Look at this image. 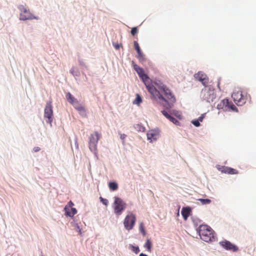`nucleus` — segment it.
<instances>
[{"mask_svg":"<svg viewBox=\"0 0 256 256\" xmlns=\"http://www.w3.org/2000/svg\"><path fill=\"white\" fill-rule=\"evenodd\" d=\"M133 66L139 77L142 80V82L144 84L148 92L152 96L163 99L164 98L160 94L159 92L157 90V89L152 85L151 80L147 74H144V70L136 64H134Z\"/></svg>","mask_w":256,"mask_h":256,"instance_id":"1","label":"nucleus"},{"mask_svg":"<svg viewBox=\"0 0 256 256\" xmlns=\"http://www.w3.org/2000/svg\"><path fill=\"white\" fill-rule=\"evenodd\" d=\"M155 84L159 90H157L159 92L160 94L164 98H156L155 96L153 97L156 99L164 101L168 103V107L171 108L176 100L174 96L172 94L171 90L164 84L156 82Z\"/></svg>","mask_w":256,"mask_h":256,"instance_id":"2","label":"nucleus"},{"mask_svg":"<svg viewBox=\"0 0 256 256\" xmlns=\"http://www.w3.org/2000/svg\"><path fill=\"white\" fill-rule=\"evenodd\" d=\"M198 234L200 238L206 242H212L216 240L213 230L208 225L202 224L198 227Z\"/></svg>","mask_w":256,"mask_h":256,"instance_id":"3","label":"nucleus"},{"mask_svg":"<svg viewBox=\"0 0 256 256\" xmlns=\"http://www.w3.org/2000/svg\"><path fill=\"white\" fill-rule=\"evenodd\" d=\"M200 96L203 100L208 102H213L216 98L214 90L210 86H206L202 90Z\"/></svg>","mask_w":256,"mask_h":256,"instance_id":"4","label":"nucleus"},{"mask_svg":"<svg viewBox=\"0 0 256 256\" xmlns=\"http://www.w3.org/2000/svg\"><path fill=\"white\" fill-rule=\"evenodd\" d=\"M232 97L234 102L238 106H242L246 104L250 96L246 92L240 90L234 92Z\"/></svg>","mask_w":256,"mask_h":256,"instance_id":"5","label":"nucleus"},{"mask_svg":"<svg viewBox=\"0 0 256 256\" xmlns=\"http://www.w3.org/2000/svg\"><path fill=\"white\" fill-rule=\"evenodd\" d=\"M44 118H46L47 123L52 124L53 120V110L52 106V102L50 100L46 102L44 112Z\"/></svg>","mask_w":256,"mask_h":256,"instance_id":"6","label":"nucleus"},{"mask_svg":"<svg viewBox=\"0 0 256 256\" xmlns=\"http://www.w3.org/2000/svg\"><path fill=\"white\" fill-rule=\"evenodd\" d=\"M136 222V216L134 214L130 213L128 214L124 220L125 228L128 230H132L135 225Z\"/></svg>","mask_w":256,"mask_h":256,"instance_id":"7","label":"nucleus"},{"mask_svg":"<svg viewBox=\"0 0 256 256\" xmlns=\"http://www.w3.org/2000/svg\"><path fill=\"white\" fill-rule=\"evenodd\" d=\"M114 204V213L118 216L120 215L126 208V204L121 198L115 197Z\"/></svg>","mask_w":256,"mask_h":256,"instance_id":"8","label":"nucleus"},{"mask_svg":"<svg viewBox=\"0 0 256 256\" xmlns=\"http://www.w3.org/2000/svg\"><path fill=\"white\" fill-rule=\"evenodd\" d=\"M100 138V134L98 132H95L94 134L90 135L89 141V148L92 152L96 151V146L98 140Z\"/></svg>","mask_w":256,"mask_h":256,"instance_id":"9","label":"nucleus"},{"mask_svg":"<svg viewBox=\"0 0 256 256\" xmlns=\"http://www.w3.org/2000/svg\"><path fill=\"white\" fill-rule=\"evenodd\" d=\"M21 12L20 14V19L22 20H38V18L33 16V14L30 12L29 10H26L24 7H22L21 9Z\"/></svg>","mask_w":256,"mask_h":256,"instance_id":"10","label":"nucleus"},{"mask_svg":"<svg viewBox=\"0 0 256 256\" xmlns=\"http://www.w3.org/2000/svg\"><path fill=\"white\" fill-rule=\"evenodd\" d=\"M194 77L196 80L200 82L204 86H206V84L208 83V78L202 72H198V73L195 74Z\"/></svg>","mask_w":256,"mask_h":256,"instance_id":"11","label":"nucleus"},{"mask_svg":"<svg viewBox=\"0 0 256 256\" xmlns=\"http://www.w3.org/2000/svg\"><path fill=\"white\" fill-rule=\"evenodd\" d=\"M220 244L222 247L226 250H232L234 252L238 250V248L236 246L226 240L220 242Z\"/></svg>","mask_w":256,"mask_h":256,"instance_id":"12","label":"nucleus"},{"mask_svg":"<svg viewBox=\"0 0 256 256\" xmlns=\"http://www.w3.org/2000/svg\"><path fill=\"white\" fill-rule=\"evenodd\" d=\"M216 168L219 171H220L222 173L228 174H238V170L226 166H220V165H218Z\"/></svg>","mask_w":256,"mask_h":256,"instance_id":"13","label":"nucleus"},{"mask_svg":"<svg viewBox=\"0 0 256 256\" xmlns=\"http://www.w3.org/2000/svg\"><path fill=\"white\" fill-rule=\"evenodd\" d=\"M230 104V101L228 100L226 98L222 100L219 104L217 106V108L219 110L222 109L224 110H228V107Z\"/></svg>","mask_w":256,"mask_h":256,"instance_id":"14","label":"nucleus"},{"mask_svg":"<svg viewBox=\"0 0 256 256\" xmlns=\"http://www.w3.org/2000/svg\"><path fill=\"white\" fill-rule=\"evenodd\" d=\"M134 48L138 54V58H139L140 60L142 61L144 59V56L142 52L138 42L136 41H134Z\"/></svg>","mask_w":256,"mask_h":256,"instance_id":"15","label":"nucleus"},{"mask_svg":"<svg viewBox=\"0 0 256 256\" xmlns=\"http://www.w3.org/2000/svg\"><path fill=\"white\" fill-rule=\"evenodd\" d=\"M66 96L68 101L74 106L78 104V100L76 99L70 92H68Z\"/></svg>","mask_w":256,"mask_h":256,"instance_id":"16","label":"nucleus"},{"mask_svg":"<svg viewBox=\"0 0 256 256\" xmlns=\"http://www.w3.org/2000/svg\"><path fill=\"white\" fill-rule=\"evenodd\" d=\"M64 210L66 215L70 217L73 216L75 214H76L77 212V210L76 208H70V209H68V206H65Z\"/></svg>","mask_w":256,"mask_h":256,"instance_id":"17","label":"nucleus"},{"mask_svg":"<svg viewBox=\"0 0 256 256\" xmlns=\"http://www.w3.org/2000/svg\"><path fill=\"white\" fill-rule=\"evenodd\" d=\"M148 139L151 141L156 140L158 137V134L154 130H150L147 134Z\"/></svg>","mask_w":256,"mask_h":256,"instance_id":"18","label":"nucleus"},{"mask_svg":"<svg viewBox=\"0 0 256 256\" xmlns=\"http://www.w3.org/2000/svg\"><path fill=\"white\" fill-rule=\"evenodd\" d=\"M181 213L184 220H186L190 215V209L188 208H184L182 210Z\"/></svg>","mask_w":256,"mask_h":256,"instance_id":"19","label":"nucleus"},{"mask_svg":"<svg viewBox=\"0 0 256 256\" xmlns=\"http://www.w3.org/2000/svg\"><path fill=\"white\" fill-rule=\"evenodd\" d=\"M152 244L150 240L147 239L144 244V248H146L148 252H152Z\"/></svg>","mask_w":256,"mask_h":256,"instance_id":"20","label":"nucleus"},{"mask_svg":"<svg viewBox=\"0 0 256 256\" xmlns=\"http://www.w3.org/2000/svg\"><path fill=\"white\" fill-rule=\"evenodd\" d=\"M108 187L110 190L114 191L118 190V184L115 182H110L108 183Z\"/></svg>","mask_w":256,"mask_h":256,"instance_id":"21","label":"nucleus"},{"mask_svg":"<svg viewBox=\"0 0 256 256\" xmlns=\"http://www.w3.org/2000/svg\"><path fill=\"white\" fill-rule=\"evenodd\" d=\"M198 200L200 201L202 204H210L211 202V200L210 199H203V198H199Z\"/></svg>","mask_w":256,"mask_h":256,"instance_id":"22","label":"nucleus"},{"mask_svg":"<svg viewBox=\"0 0 256 256\" xmlns=\"http://www.w3.org/2000/svg\"><path fill=\"white\" fill-rule=\"evenodd\" d=\"M139 229L140 232L142 234L143 236H145L146 235V232L144 230V224L143 222H140L139 226Z\"/></svg>","mask_w":256,"mask_h":256,"instance_id":"23","label":"nucleus"},{"mask_svg":"<svg viewBox=\"0 0 256 256\" xmlns=\"http://www.w3.org/2000/svg\"><path fill=\"white\" fill-rule=\"evenodd\" d=\"M142 102V98L138 94H136V98L134 102V104H139L140 103H141Z\"/></svg>","mask_w":256,"mask_h":256,"instance_id":"24","label":"nucleus"},{"mask_svg":"<svg viewBox=\"0 0 256 256\" xmlns=\"http://www.w3.org/2000/svg\"><path fill=\"white\" fill-rule=\"evenodd\" d=\"M228 110H230L232 111H238V110L236 106L231 102H230V104L228 107Z\"/></svg>","mask_w":256,"mask_h":256,"instance_id":"25","label":"nucleus"},{"mask_svg":"<svg viewBox=\"0 0 256 256\" xmlns=\"http://www.w3.org/2000/svg\"><path fill=\"white\" fill-rule=\"evenodd\" d=\"M130 246L132 248V250L136 254L140 252V249L138 246H135L132 245H130Z\"/></svg>","mask_w":256,"mask_h":256,"instance_id":"26","label":"nucleus"},{"mask_svg":"<svg viewBox=\"0 0 256 256\" xmlns=\"http://www.w3.org/2000/svg\"><path fill=\"white\" fill-rule=\"evenodd\" d=\"M75 108L78 110V111H85V108L84 106L78 104L75 105V106H74Z\"/></svg>","mask_w":256,"mask_h":256,"instance_id":"27","label":"nucleus"},{"mask_svg":"<svg viewBox=\"0 0 256 256\" xmlns=\"http://www.w3.org/2000/svg\"><path fill=\"white\" fill-rule=\"evenodd\" d=\"M169 120L176 125L178 126L180 124V122L172 116Z\"/></svg>","mask_w":256,"mask_h":256,"instance_id":"28","label":"nucleus"},{"mask_svg":"<svg viewBox=\"0 0 256 256\" xmlns=\"http://www.w3.org/2000/svg\"><path fill=\"white\" fill-rule=\"evenodd\" d=\"M162 114L166 117V118L168 120H170V118L172 117V116L170 115L165 110H162Z\"/></svg>","mask_w":256,"mask_h":256,"instance_id":"29","label":"nucleus"},{"mask_svg":"<svg viewBox=\"0 0 256 256\" xmlns=\"http://www.w3.org/2000/svg\"><path fill=\"white\" fill-rule=\"evenodd\" d=\"M100 202L105 206H107L108 204V200L102 197L100 198Z\"/></svg>","mask_w":256,"mask_h":256,"instance_id":"30","label":"nucleus"},{"mask_svg":"<svg viewBox=\"0 0 256 256\" xmlns=\"http://www.w3.org/2000/svg\"><path fill=\"white\" fill-rule=\"evenodd\" d=\"M138 32V30L137 28L134 27V28H132V29L131 30V34L132 36H134Z\"/></svg>","mask_w":256,"mask_h":256,"instance_id":"31","label":"nucleus"},{"mask_svg":"<svg viewBox=\"0 0 256 256\" xmlns=\"http://www.w3.org/2000/svg\"><path fill=\"white\" fill-rule=\"evenodd\" d=\"M192 124L196 127H198L200 126V122L198 120H192Z\"/></svg>","mask_w":256,"mask_h":256,"instance_id":"32","label":"nucleus"},{"mask_svg":"<svg viewBox=\"0 0 256 256\" xmlns=\"http://www.w3.org/2000/svg\"><path fill=\"white\" fill-rule=\"evenodd\" d=\"M74 205V203L72 201H70L66 206H68V209H70V208H72Z\"/></svg>","mask_w":256,"mask_h":256,"instance_id":"33","label":"nucleus"},{"mask_svg":"<svg viewBox=\"0 0 256 256\" xmlns=\"http://www.w3.org/2000/svg\"><path fill=\"white\" fill-rule=\"evenodd\" d=\"M205 114H202L198 118V120L199 122H202L203 120V119L204 118Z\"/></svg>","mask_w":256,"mask_h":256,"instance_id":"34","label":"nucleus"},{"mask_svg":"<svg viewBox=\"0 0 256 256\" xmlns=\"http://www.w3.org/2000/svg\"><path fill=\"white\" fill-rule=\"evenodd\" d=\"M40 150V148L38 147V146H36L34 147V148H33V150L34 152H39Z\"/></svg>","mask_w":256,"mask_h":256,"instance_id":"35","label":"nucleus"},{"mask_svg":"<svg viewBox=\"0 0 256 256\" xmlns=\"http://www.w3.org/2000/svg\"><path fill=\"white\" fill-rule=\"evenodd\" d=\"M113 45H114V47L115 48L116 50L119 49V48L120 47V46L118 44H114Z\"/></svg>","mask_w":256,"mask_h":256,"instance_id":"36","label":"nucleus"},{"mask_svg":"<svg viewBox=\"0 0 256 256\" xmlns=\"http://www.w3.org/2000/svg\"><path fill=\"white\" fill-rule=\"evenodd\" d=\"M126 137V135L124 134H122L120 135V138L122 140H124Z\"/></svg>","mask_w":256,"mask_h":256,"instance_id":"37","label":"nucleus"},{"mask_svg":"<svg viewBox=\"0 0 256 256\" xmlns=\"http://www.w3.org/2000/svg\"><path fill=\"white\" fill-rule=\"evenodd\" d=\"M140 256H148L146 254H143V253H141L140 254Z\"/></svg>","mask_w":256,"mask_h":256,"instance_id":"38","label":"nucleus"},{"mask_svg":"<svg viewBox=\"0 0 256 256\" xmlns=\"http://www.w3.org/2000/svg\"><path fill=\"white\" fill-rule=\"evenodd\" d=\"M70 72L72 74H74V70L73 69H72L70 70Z\"/></svg>","mask_w":256,"mask_h":256,"instance_id":"39","label":"nucleus"},{"mask_svg":"<svg viewBox=\"0 0 256 256\" xmlns=\"http://www.w3.org/2000/svg\"><path fill=\"white\" fill-rule=\"evenodd\" d=\"M218 86H219V82L218 84Z\"/></svg>","mask_w":256,"mask_h":256,"instance_id":"40","label":"nucleus"}]
</instances>
